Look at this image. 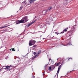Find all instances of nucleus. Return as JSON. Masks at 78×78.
<instances>
[{
    "mask_svg": "<svg viewBox=\"0 0 78 78\" xmlns=\"http://www.w3.org/2000/svg\"><path fill=\"white\" fill-rule=\"evenodd\" d=\"M47 24H50L51 21H53V19L51 18H49L46 20Z\"/></svg>",
    "mask_w": 78,
    "mask_h": 78,
    "instance_id": "obj_3",
    "label": "nucleus"
},
{
    "mask_svg": "<svg viewBox=\"0 0 78 78\" xmlns=\"http://www.w3.org/2000/svg\"><path fill=\"white\" fill-rule=\"evenodd\" d=\"M22 6H21L20 8V10L21 11V10H22Z\"/></svg>",
    "mask_w": 78,
    "mask_h": 78,
    "instance_id": "obj_20",
    "label": "nucleus"
},
{
    "mask_svg": "<svg viewBox=\"0 0 78 78\" xmlns=\"http://www.w3.org/2000/svg\"><path fill=\"white\" fill-rule=\"evenodd\" d=\"M35 1H36V0H30L29 2V3H27V5H31L32 3H34V2H35Z\"/></svg>",
    "mask_w": 78,
    "mask_h": 78,
    "instance_id": "obj_5",
    "label": "nucleus"
},
{
    "mask_svg": "<svg viewBox=\"0 0 78 78\" xmlns=\"http://www.w3.org/2000/svg\"><path fill=\"white\" fill-rule=\"evenodd\" d=\"M52 8H53V7H49L48 8V11H51V9H52Z\"/></svg>",
    "mask_w": 78,
    "mask_h": 78,
    "instance_id": "obj_11",
    "label": "nucleus"
},
{
    "mask_svg": "<svg viewBox=\"0 0 78 78\" xmlns=\"http://www.w3.org/2000/svg\"><path fill=\"white\" fill-rule=\"evenodd\" d=\"M2 70V68H1L0 69V72H1Z\"/></svg>",
    "mask_w": 78,
    "mask_h": 78,
    "instance_id": "obj_28",
    "label": "nucleus"
},
{
    "mask_svg": "<svg viewBox=\"0 0 78 78\" xmlns=\"http://www.w3.org/2000/svg\"><path fill=\"white\" fill-rule=\"evenodd\" d=\"M43 39H45V38H43Z\"/></svg>",
    "mask_w": 78,
    "mask_h": 78,
    "instance_id": "obj_34",
    "label": "nucleus"
},
{
    "mask_svg": "<svg viewBox=\"0 0 78 78\" xmlns=\"http://www.w3.org/2000/svg\"><path fill=\"white\" fill-rule=\"evenodd\" d=\"M36 47V45H34L33 46V47H34V48H35Z\"/></svg>",
    "mask_w": 78,
    "mask_h": 78,
    "instance_id": "obj_26",
    "label": "nucleus"
},
{
    "mask_svg": "<svg viewBox=\"0 0 78 78\" xmlns=\"http://www.w3.org/2000/svg\"><path fill=\"white\" fill-rule=\"evenodd\" d=\"M42 36H41V37Z\"/></svg>",
    "mask_w": 78,
    "mask_h": 78,
    "instance_id": "obj_37",
    "label": "nucleus"
},
{
    "mask_svg": "<svg viewBox=\"0 0 78 78\" xmlns=\"http://www.w3.org/2000/svg\"><path fill=\"white\" fill-rule=\"evenodd\" d=\"M5 68H2L3 69H5V70L6 69L7 71H10L12 69V66H6L5 67Z\"/></svg>",
    "mask_w": 78,
    "mask_h": 78,
    "instance_id": "obj_2",
    "label": "nucleus"
},
{
    "mask_svg": "<svg viewBox=\"0 0 78 78\" xmlns=\"http://www.w3.org/2000/svg\"><path fill=\"white\" fill-rule=\"evenodd\" d=\"M48 11V10H47L46 11L44 10L42 11V13H43V15H45L46 14V12H47Z\"/></svg>",
    "mask_w": 78,
    "mask_h": 78,
    "instance_id": "obj_8",
    "label": "nucleus"
},
{
    "mask_svg": "<svg viewBox=\"0 0 78 78\" xmlns=\"http://www.w3.org/2000/svg\"><path fill=\"white\" fill-rule=\"evenodd\" d=\"M11 50H12V49H10V51H11Z\"/></svg>",
    "mask_w": 78,
    "mask_h": 78,
    "instance_id": "obj_31",
    "label": "nucleus"
},
{
    "mask_svg": "<svg viewBox=\"0 0 78 78\" xmlns=\"http://www.w3.org/2000/svg\"><path fill=\"white\" fill-rule=\"evenodd\" d=\"M61 66H62V64L58 66V68L57 72V76H58V73H59V70H60V69H61Z\"/></svg>",
    "mask_w": 78,
    "mask_h": 78,
    "instance_id": "obj_6",
    "label": "nucleus"
},
{
    "mask_svg": "<svg viewBox=\"0 0 78 78\" xmlns=\"http://www.w3.org/2000/svg\"><path fill=\"white\" fill-rule=\"evenodd\" d=\"M28 20V19L27 16H24L22 18L21 20L19 21L18 23H25V22H27Z\"/></svg>",
    "mask_w": 78,
    "mask_h": 78,
    "instance_id": "obj_1",
    "label": "nucleus"
},
{
    "mask_svg": "<svg viewBox=\"0 0 78 78\" xmlns=\"http://www.w3.org/2000/svg\"><path fill=\"white\" fill-rule=\"evenodd\" d=\"M9 26V25H7L6 24L3 26L0 27V29H2V28H6V27H7Z\"/></svg>",
    "mask_w": 78,
    "mask_h": 78,
    "instance_id": "obj_9",
    "label": "nucleus"
},
{
    "mask_svg": "<svg viewBox=\"0 0 78 78\" xmlns=\"http://www.w3.org/2000/svg\"><path fill=\"white\" fill-rule=\"evenodd\" d=\"M44 26H42V25H41V27H40V28H43Z\"/></svg>",
    "mask_w": 78,
    "mask_h": 78,
    "instance_id": "obj_22",
    "label": "nucleus"
},
{
    "mask_svg": "<svg viewBox=\"0 0 78 78\" xmlns=\"http://www.w3.org/2000/svg\"><path fill=\"white\" fill-rule=\"evenodd\" d=\"M48 66V64H47L46 65H45L44 66V67L45 69L47 68V66Z\"/></svg>",
    "mask_w": 78,
    "mask_h": 78,
    "instance_id": "obj_16",
    "label": "nucleus"
},
{
    "mask_svg": "<svg viewBox=\"0 0 78 78\" xmlns=\"http://www.w3.org/2000/svg\"><path fill=\"white\" fill-rule=\"evenodd\" d=\"M32 78H34V76H33Z\"/></svg>",
    "mask_w": 78,
    "mask_h": 78,
    "instance_id": "obj_29",
    "label": "nucleus"
},
{
    "mask_svg": "<svg viewBox=\"0 0 78 78\" xmlns=\"http://www.w3.org/2000/svg\"><path fill=\"white\" fill-rule=\"evenodd\" d=\"M64 33V30H63V31L61 32V33H60V34H61V33L62 34Z\"/></svg>",
    "mask_w": 78,
    "mask_h": 78,
    "instance_id": "obj_21",
    "label": "nucleus"
},
{
    "mask_svg": "<svg viewBox=\"0 0 78 78\" xmlns=\"http://www.w3.org/2000/svg\"><path fill=\"white\" fill-rule=\"evenodd\" d=\"M55 33L56 34H57V35H58V34L59 33H58V32H56Z\"/></svg>",
    "mask_w": 78,
    "mask_h": 78,
    "instance_id": "obj_23",
    "label": "nucleus"
},
{
    "mask_svg": "<svg viewBox=\"0 0 78 78\" xmlns=\"http://www.w3.org/2000/svg\"><path fill=\"white\" fill-rule=\"evenodd\" d=\"M72 45L71 44H70V43H68V44H67L66 45H64V44H62V45L63 46H67V45Z\"/></svg>",
    "mask_w": 78,
    "mask_h": 78,
    "instance_id": "obj_10",
    "label": "nucleus"
},
{
    "mask_svg": "<svg viewBox=\"0 0 78 78\" xmlns=\"http://www.w3.org/2000/svg\"><path fill=\"white\" fill-rule=\"evenodd\" d=\"M66 30H67V29H68V27H67L66 28Z\"/></svg>",
    "mask_w": 78,
    "mask_h": 78,
    "instance_id": "obj_32",
    "label": "nucleus"
},
{
    "mask_svg": "<svg viewBox=\"0 0 78 78\" xmlns=\"http://www.w3.org/2000/svg\"><path fill=\"white\" fill-rule=\"evenodd\" d=\"M44 0H42L43 1H44Z\"/></svg>",
    "mask_w": 78,
    "mask_h": 78,
    "instance_id": "obj_35",
    "label": "nucleus"
},
{
    "mask_svg": "<svg viewBox=\"0 0 78 78\" xmlns=\"http://www.w3.org/2000/svg\"><path fill=\"white\" fill-rule=\"evenodd\" d=\"M55 68V66H54V65H52V69H54Z\"/></svg>",
    "mask_w": 78,
    "mask_h": 78,
    "instance_id": "obj_14",
    "label": "nucleus"
},
{
    "mask_svg": "<svg viewBox=\"0 0 78 78\" xmlns=\"http://www.w3.org/2000/svg\"><path fill=\"white\" fill-rule=\"evenodd\" d=\"M59 64H60V62H59V63H55V66H59Z\"/></svg>",
    "mask_w": 78,
    "mask_h": 78,
    "instance_id": "obj_12",
    "label": "nucleus"
},
{
    "mask_svg": "<svg viewBox=\"0 0 78 78\" xmlns=\"http://www.w3.org/2000/svg\"><path fill=\"white\" fill-rule=\"evenodd\" d=\"M35 43L36 41H35L30 40L29 41V45L30 46H31V45H33Z\"/></svg>",
    "mask_w": 78,
    "mask_h": 78,
    "instance_id": "obj_4",
    "label": "nucleus"
},
{
    "mask_svg": "<svg viewBox=\"0 0 78 78\" xmlns=\"http://www.w3.org/2000/svg\"><path fill=\"white\" fill-rule=\"evenodd\" d=\"M70 59H72V58H68V61H69V60H70Z\"/></svg>",
    "mask_w": 78,
    "mask_h": 78,
    "instance_id": "obj_24",
    "label": "nucleus"
},
{
    "mask_svg": "<svg viewBox=\"0 0 78 78\" xmlns=\"http://www.w3.org/2000/svg\"><path fill=\"white\" fill-rule=\"evenodd\" d=\"M22 3L23 4V3H25V4H26V1H24L23 2H22Z\"/></svg>",
    "mask_w": 78,
    "mask_h": 78,
    "instance_id": "obj_18",
    "label": "nucleus"
},
{
    "mask_svg": "<svg viewBox=\"0 0 78 78\" xmlns=\"http://www.w3.org/2000/svg\"><path fill=\"white\" fill-rule=\"evenodd\" d=\"M63 30L64 31H67V29H65Z\"/></svg>",
    "mask_w": 78,
    "mask_h": 78,
    "instance_id": "obj_25",
    "label": "nucleus"
},
{
    "mask_svg": "<svg viewBox=\"0 0 78 78\" xmlns=\"http://www.w3.org/2000/svg\"><path fill=\"white\" fill-rule=\"evenodd\" d=\"M35 22H36V20H34V21H33L32 23H29L27 26L28 27H30V25H32V24H33V23H34Z\"/></svg>",
    "mask_w": 78,
    "mask_h": 78,
    "instance_id": "obj_7",
    "label": "nucleus"
},
{
    "mask_svg": "<svg viewBox=\"0 0 78 78\" xmlns=\"http://www.w3.org/2000/svg\"><path fill=\"white\" fill-rule=\"evenodd\" d=\"M12 51H16V50L14 49V48H12Z\"/></svg>",
    "mask_w": 78,
    "mask_h": 78,
    "instance_id": "obj_17",
    "label": "nucleus"
},
{
    "mask_svg": "<svg viewBox=\"0 0 78 78\" xmlns=\"http://www.w3.org/2000/svg\"><path fill=\"white\" fill-rule=\"evenodd\" d=\"M50 60H51V59H49V62H50Z\"/></svg>",
    "mask_w": 78,
    "mask_h": 78,
    "instance_id": "obj_30",
    "label": "nucleus"
},
{
    "mask_svg": "<svg viewBox=\"0 0 78 78\" xmlns=\"http://www.w3.org/2000/svg\"><path fill=\"white\" fill-rule=\"evenodd\" d=\"M37 56V55H35L32 58L33 59H34V58H36V56Z\"/></svg>",
    "mask_w": 78,
    "mask_h": 78,
    "instance_id": "obj_13",
    "label": "nucleus"
},
{
    "mask_svg": "<svg viewBox=\"0 0 78 78\" xmlns=\"http://www.w3.org/2000/svg\"><path fill=\"white\" fill-rule=\"evenodd\" d=\"M33 54H34V55H36V52H34L33 53Z\"/></svg>",
    "mask_w": 78,
    "mask_h": 78,
    "instance_id": "obj_27",
    "label": "nucleus"
},
{
    "mask_svg": "<svg viewBox=\"0 0 78 78\" xmlns=\"http://www.w3.org/2000/svg\"><path fill=\"white\" fill-rule=\"evenodd\" d=\"M50 70H51V67L50 66L49 67Z\"/></svg>",
    "mask_w": 78,
    "mask_h": 78,
    "instance_id": "obj_19",
    "label": "nucleus"
},
{
    "mask_svg": "<svg viewBox=\"0 0 78 78\" xmlns=\"http://www.w3.org/2000/svg\"><path fill=\"white\" fill-rule=\"evenodd\" d=\"M35 18H36V16H35Z\"/></svg>",
    "mask_w": 78,
    "mask_h": 78,
    "instance_id": "obj_36",
    "label": "nucleus"
},
{
    "mask_svg": "<svg viewBox=\"0 0 78 78\" xmlns=\"http://www.w3.org/2000/svg\"><path fill=\"white\" fill-rule=\"evenodd\" d=\"M41 53V51H39L38 52V55H39V54H40Z\"/></svg>",
    "mask_w": 78,
    "mask_h": 78,
    "instance_id": "obj_15",
    "label": "nucleus"
},
{
    "mask_svg": "<svg viewBox=\"0 0 78 78\" xmlns=\"http://www.w3.org/2000/svg\"><path fill=\"white\" fill-rule=\"evenodd\" d=\"M17 24H18V23H16V25H17Z\"/></svg>",
    "mask_w": 78,
    "mask_h": 78,
    "instance_id": "obj_33",
    "label": "nucleus"
}]
</instances>
